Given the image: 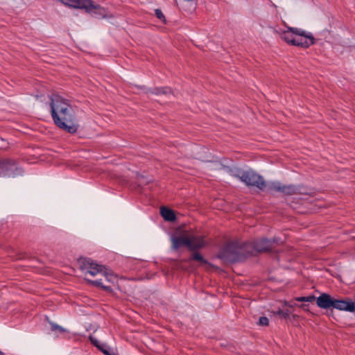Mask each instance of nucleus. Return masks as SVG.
<instances>
[{
  "label": "nucleus",
  "instance_id": "obj_6",
  "mask_svg": "<svg viewBox=\"0 0 355 355\" xmlns=\"http://www.w3.org/2000/svg\"><path fill=\"white\" fill-rule=\"evenodd\" d=\"M21 173L22 170L17 166L14 160H0V176L15 177Z\"/></svg>",
  "mask_w": 355,
  "mask_h": 355
},
{
  "label": "nucleus",
  "instance_id": "obj_5",
  "mask_svg": "<svg viewBox=\"0 0 355 355\" xmlns=\"http://www.w3.org/2000/svg\"><path fill=\"white\" fill-rule=\"evenodd\" d=\"M248 248V245H241L238 242L229 243L220 252L219 257L230 262L239 261L243 257L244 251Z\"/></svg>",
  "mask_w": 355,
  "mask_h": 355
},
{
  "label": "nucleus",
  "instance_id": "obj_10",
  "mask_svg": "<svg viewBox=\"0 0 355 355\" xmlns=\"http://www.w3.org/2000/svg\"><path fill=\"white\" fill-rule=\"evenodd\" d=\"M334 299L327 293H322L315 298L318 306L323 309L333 308Z\"/></svg>",
  "mask_w": 355,
  "mask_h": 355
},
{
  "label": "nucleus",
  "instance_id": "obj_1",
  "mask_svg": "<svg viewBox=\"0 0 355 355\" xmlns=\"http://www.w3.org/2000/svg\"><path fill=\"white\" fill-rule=\"evenodd\" d=\"M51 116L55 124L69 133L77 132L79 125L69 100L58 94L50 97Z\"/></svg>",
  "mask_w": 355,
  "mask_h": 355
},
{
  "label": "nucleus",
  "instance_id": "obj_22",
  "mask_svg": "<svg viewBox=\"0 0 355 355\" xmlns=\"http://www.w3.org/2000/svg\"><path fill=\"white\" fill-rule=\"evenodd\" d=\"M51 329L53 331H58L60 333H64L66 331V330L63 327H62L61 326H60L58 324L51 322Z\"/></svg>",
  "mask_w": 355,
  "mask_h": 355
},
{
  "label": "nucleus",
  "instance_id": "obj_14",
  "mask_svg": "<svg viewBox=\"0 0 355 355\" xmlns=\"http://www.w3.org/2000/svg\"><path fill=\"white\" fill-rule=\"evenodd\" d=\"M63 4L79 9H84L90 5V0H60Z\"/></svg>",
  "mask_w": 355,
  "mask_h": 355
},
{
  "label": "nucleus",
  "instance_id": "obj_24",
  "mask_svg": "<svg viewBox=\"0 0 355 355\" xmlns=\"http://www.w3.org/2000/svg\"><path fill=\"white\" fill-rule=\"evenodd\" d=\"M268 322H269V320H268V318H266V317H261L259 318V323L260 325L267 326V325H268Z\"/></svg>",
  "mask_w": 355,
  "mask_h": 355
},
{
  "label": "nucleus",
  "instance_id": "obj_21",
  "mask_svg": "<svg viewBox=\"0 0 355 355\" xmlns=\"http://www.w3.org/2000/svg\"><path fill=\"white\" fill-rule=\"evenodd\" d=\"M315 300V297L313 295H310V296H307V297H299L295 298V300L298 301V302H312Z\"/></svg>",
  "mask_w": 355,
  "mask_h": 355
},
{
  "label": "nucleus",
  "instance_id": "obj_4",
  "mask_svg": "<svg viewBox=\"0 0 355 355\" xmlns=\"http://www.w3.org/2000/svg\"><path fill=\"white\" fill-rule=\"evenodd\" d=\"M232 175L248 187H255L263 190L266 187V184L262 176L252 169H238L232 172Z\"/></svg>",
  "mask_w": 355,
  "mask_h": 355
},
{
  "label": "nucleus",
  "instance_id": "obj_15",
  "mask_svg": "<svg viewBox=\"0 0 355 355\" xmlns=\"http://www.w3.org/2000/svg\"><path fill=\"white\" fill-rule=\"evenodd\" d=\"M190 243L189 244V249L191 250H196L203 248L206 242L203 238L200 236H194L189 234Z\"/></svg>",
  "mask_w": 355,
  "mask_h": 355
},
{
  "label": "nucleus",
  "instance_id": "obj_20",
  "mask_svg": "<svg viewBox=\"0 0 355 355\" xmlns=\"http://www.w3.org/2000/svg\"><path fill=\"white\" fill-rule=\"evenodd\" d=\"M155 94H168L171 93V89L169 87L155 88L152 92Z\"/></svg>",
  "mask_w": 355,
  "mask_h": 355
},
{
  "label": "nucleus",
  "instance_id": "obj_3",
  "mask_svg": "<svg viewBox=\"0 0 355 355\" xmlns=\"http://www.w3.org/2000/svg\"><path fill=\"white\" fill-rule=\"evenodd\" d=\"M78 263L80 268L85 271L86 274H89L93 277L96 275L103 276L110 284H116L118 281L116 275L110 270L105 268L102 265L94 263L90 259L80 258L78 260Z\"/></svg>",
  "mask_w": 355,
  "mask_h": 355
},
{
  "label": "nucleus",
  "instance_id": "obj_25",
  "mask_svg": "<svg viewBox=\"0 0 355 355\" xmlns=\"http://www.w3.org/2000/svg\"><path fill=\"white\" fill-rule=\"evenodd\" d=\"M277 314L282 316L284 318H288V315H289V313L288 311H282V310H279L277 312Z\"/></svg>",
  "mask_w": 355,
  "mask_h": 355
},
{
  "label": "nucleus",
  "instance_id": "obj_27",
  "mask_svg": "<svg viewBox=\"0 0 355 355\" xmlns=\"http://www.w3.org/2000/svg\"><path fill=\"white\" fill-rule=\"evenodd\" d=\"M0 354H1V355L3 354V352H1V351H0Z\"/></svg>",
  "mask_w": 355,
  "mask_h": 355
},
{
  "label": "nucleus",
  "instance_id": "obj_16",
  "mask_svg": "<svg viewBox=\"0 0 355 355\" xmlns=\"http://www.w3.org/2000/svg\"><path fill=\"white\" fill-rule=\"evenodd\" d=\"M101 277L100 279H97L96 280L87 279V282H89V284H90L94 286L101 287L105 291L111 292L112 291L111 285L112 284L108 283L104 277H103V276H101Z\"/></svg>",
  "mask_w": 355,
  "mask_h": 355
},
{
  "label": "nucleus",
  "instance_id": "obj_13",
  "mask_svg": "<svg viewBox=\"0 0 355 355\" xmlns=\"http://www.w3.org/2000/svg\"><path fill=\"white\" fill-rule=\"evenodd\" d=\"M177 6L188 12H193L197 7V0H175Z\"/></svg>",
  "mask_w": 355,
  "mask_h": 355
},
{
  "label": "nucleus",
  "instance_id": "obj_23",
  "mask_svg": "<svg viewBox=\"0 0 355 355\" xmlns=\"http://www.w3.org/2000/svg\"><path fill=\"white\" fill-rule=\"evenodd\" d=\"M155 15L156 17L159 19L162 22H166V18L161 10L156 9L155 10Z\"/></svg>",
  "mask_w": 355,
  "mask_h": 355
},
{
  "label": "nucleus",
  "instance_id": "obj_18",
  "mask_svg": "<svg viewBox=\"0 0 355 355\" xmlns=\"http://www.w3.org/2000/svg\"><path fill=\"white\" fill-rule=\"evenodd\" d=\"M160 214L166 220L173 221L175 220V215L174 212L170 209H168L164 207H162L160 210Z\"/></svg>",
  "mask_w": 355,
  "mask_h": 355
},
{
  "label": "nucleus",
  "instance_id": "obj_12",
  "mask_svg": "<svg viewBox=\"0 0 355 355\" xmlns=\"http://www.w3.org/2000/svg\"><path fill=\"white\" fill-rule=\"evenodd\" d=\"M84 9L89 13L94 10V14L98 17L105 18L109 17L108 12L106 9L99 5L94 4L92 0H90V5L87 8H84Z\"/></svg>",
  "mask_w": 355,
  "mask_h": 355
},
{
  "label": "nucleus",
  "instance_id": "obj_8",
  "mask_svg": "<svg viewBox=\"0 0 355 355\" xmlns=\"http://www.w3.org/2000/svg\"><path fill=\"white\" fill-rule=\"evenodd\" d=\"M276 239L268 240L267 239H257L254 241L253 247L256 252H266L270 251L275 242H277Z\"/></svg>",
  "mask_w": 355,
  "mask_h": 355
},
{
  "label": "nucleus",
  "instance_id": "obj_11",
  "mask_svg": "<svg viewBox=\"0 0 355 355\" xmlns=\"http://www.w3.org/2000/svg\"><path fill=\"white\" fill-rule=\"evenodd\" d=\"M173 248L178 249L181 246H187L189 248L190 243L189 234L182 233L179 236H174L171 239Z\"/></svg>",
  "mask_w": 355,
  "mask_h": 355
},
{
  "label": "nucleus",
  "instance_id": "obj_17",
  "mask_svg": "<svg viewBox=\"0 0 355 355\" xmlns=\"http://www.w3.org/2000/svg\"><path fill=\"white\" fill-rule=\"evenodd\" d=\"M90 340L93 345H94L98 349H100L105 355H112L110 353V347L105 344H101L98 340L94 338L90 337ZM112 355H115L113 354Z\"/></svg>",
  "mask_w": 355,
  "mask_h": 355
},
{
  "label": "nucleus",
  "instance_id": "obj_9",
  "mask_svg": "<svg viewBox=\"0 0 355 355\" xmlns=\"http://www.w3.org/2000/svg\"><path fill=\"white\" fill-rule=\"evenodd\" d=\"M333 308L339 311L354 312L355 311V303L349 299H334Z\"/></svg>",
  "mask_w": 355,
  "mask_h": 355
},
{
  "label": "nucleus",
  "instance_id": "obj_7",
  "mask_svg": "<svg viewBox=\"0 0 355 355\" xmlns=\"http://www.w3.org/2000/svg\"><path fill=\"white\" fill-rule=\"evenodd\" d=\"M268 188L269 190L281 192L284 194L289 196L300 193V188L298 187L293 184H282L279 182H273L269 183L268 184Z\"/></svg>",
  "mask_w": 355,
  "mask_h": 355
},
{
  "label": "nucleus",
  "instance_id": "obj_19",
  "mask_svg": "<svg viewBox=\"0 0 355 355\" xmlns=\"http://www.w3.org/2000/svg\"><path fill=\"white\" fill-rule=\"evenodd\" d=\"M191 259L200 261L201 266H206L209 265V263L199 253H194Z\"/></svg>",
  "mask_w": 355,
  "mask_h": 355
},
{
  "label": "nucleus",
  "instance_id": "obj_2",
  "mask_svg": "<svg viewBox=\"0 0 355 355\" xmlns=\"http://www.w3.org/2000/svg\"><path fill=\"white\" fill-rule=\"evenodd\" d=\"M275 32L288 44L307 48L314 44V38L311 33L297 28L287 27L286 30L275 28Z\"/></svg>",
  "mask_w": 355,
  "mask_h": 355
},
{
  "label": "nucleus",
  "instance_id": "obj_26",
  "mask_svg": "<svg viewBox=\"0 0 355 355\" xmlns=\"http://www.w3.org/2000/svg\"><path fill=\"white\" fill-rule=\"evenodd\" d=\"M300 307L303 309L304 310H306V306L305 304H302L300 306Z\"/></svg>",
  "mask_w": 355,
  "mask_h": 355
}]
</instances>
